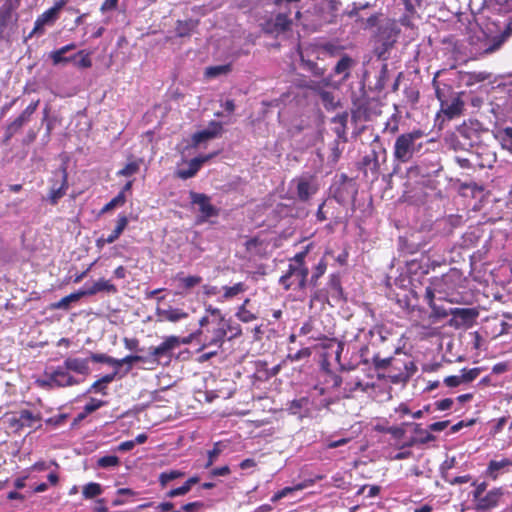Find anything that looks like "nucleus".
<instances>
[{"label":"nucleus","instance_id":"0e129e2a","mask_svg":"<svg viewBox=\"0 0 512 512\" xmlns=\"http://www.w3.org/2000/svg\"><path fill=\"white\" fill-rule=\"evenodd\" d=\"M118 0H105L101 5V11L103 13L114 10L117 7Z\"/></svg>","mask_w":512,"mask_h":512},{"label":"nucleus","instance_id":"b1692460","mask_svg":"<svg viewBox=\"0 0 512 512\" xmlns=\"http://www.w3.org/2000/svg\"><path fill=\"white\" fill-rule=\"evenodd\" d=\"M85 296L83 291H78V292H75V293H71L65 297H63L61 300H59L58 302L56 303H53L52 304V308L54 309H68L70 304L72 302H76L78 301L81 297Z\"/></svg>","mask_w":512,"mask_h":512},{"label":"nucleus","instance_id":"bb28decb","mask_svg":"<svg viewBox=\"0 0 512 512\" xmlns=\"http://www.w3.org/2000/svg\"><path fill=\"white\" fill-rule=\"evenodd\" d=\"M301 65L304 69L310 71L315 77H323L325 69L319 67L315 62L304 59L301 55Z\"/></svg>","mask_w":512,"mask_h":512},{"label":"nucleus","instance_id":"72a5a7b5","mask_svg":"<svg viewBox=\"0 0 512 512\" xmlns=\"http://www.w3.org/2000/svg\"><path fill=\"white\" fill-rule=\"evenodd\" d=\"M120 463V460L115 455H107L103 456L98 459L97 465L101 468H109V467H115L118 466Z\"/></svg>","mask_w":512,"mask_h":512},{"label":"nucleus","instance_id":"5701e85b","mask_svg":"<svg viewBox=\"0 0 512 512\" xmlns=\"http://www.w3.org/2000/svg\"><path fill=\"white\" fill-rule=\"evenodd\" d=\"M451 314L456 318L460 319L462 323H468L473 321L478 313L474 309L469 308H455L451 310Z\"/></svg>","mask_w":512,"mask_h":512},{"label":"nucleus","instance_id":"aec40b11","mask_svg":"<svg viewBox=\"0 0 512 512\" xmlns=\"http://www.w3.org/2000/svg\"><path fill=\"white\" fill-rule=\"evenodd\" d=\"M84 295H94L101 291H106L109 293H115L117 291L114 284L110 283V281L105 279H99L98 281L94 282L93 285L85 290H82Z\"/></svg>","mask_w":512,"mask_h":512},{"label":"nucleus","instance_id":"bf43d9fd","mask_svg":"<svg viewBox=\"0 0 512 512\" xmlns=\"http://www.w3.org/2000/svg\"><path fill=\"white\" fill-rule=\"evenodd\" d=\"M417 370V367L415 365V363L413 361H408L406 363H403V370H401V372H403L404 374H408V380L410 379V377L416 372Z\"/></svg>","mask_w":512,"mask_h":512},{"label":"nucleus","instance_id":"f257e3e1","mask_svg":"<svg viewBox=\"0 0 512 512\" xmlns=\"http://www.w3.org/2000/svg\"><path fill=\"white\" fill-rule=\"evenodd\" d=\"M422 132L415 130L399 135L394 143V158L398 162L407 163L418 154L422 148V143L418 142L422 138Z\"/></svg>","mask_w":512,"mask_h":512},{"label":"nucleus","instance_id":"7ed1b4c3","mask_svg":"<svg viewBox=\"0 0 512 512\" xmlns=\"http://www.w3.org/2000/svg\"><path fill=\"white\" fill-rule=\"evenodd\" d=\"M308 268L306 266H289L285 275H283L279 282L288 290L293 284H296L299 289H304L307 283Z\"/></svg>","mask_w":512,"mask_h":512},{"label":"nucleus","instance_id":"864d4df0","mask_svg":"<svg viewBox=\"0 0 512 512\" xmlns=\"http://www.w3.org/2000/svg\"><path fill=\"white\" fill-rule=\"evenodd\" d=\"M221 453V449L219 447V443H216L213 447L212 450L208 451V461L205 465L206 468L210 467L215 459L219 456V454Z\"/></svg>","mask_w":512,"mask_h":512},{"label":"nucleus","instance_id":"09e8293b","mask_svg":"<svg viewBox=\"0 0 512 512\" xmlns=\"http://www.w3.org/2000/svg\"><path fill=\"white\" fill-rule=\"evenodd\" d=\"M194 27L192 22H178L176 32L180 37L188 35L189 31Z\"/></svg>","mask_w":512,"mask_h":512},{"label":"nucleus","instance_id":"f3484780","mask_svg":"<svg viewBox=\"0 0 512 512\" xmlns=\"http://www.w3.org/2000/svg\"><path fill=\"white\" fill-rule=\"evenodd\" d=\"M61 185L59 187L53 186L49 193V201L51 204H56L60 198L66 194L68 188L66 168L61 170Z\"/></svg>","mask_w":512,"mask_h":512},{"label":"nucleus","instance_id":"e433bc0d","mask_svg":"<svg viewBox=\"0 0 512 512\" xmlns=\"http://www.w3.org/2000/svg\"><path fill=\"white\" fill-rule=\"evenodd\" d=\"M236 317L241 321V322H244V323H249V322H252L253 320H255L257 318V316L252 313L251 311H249L247 308H245L244 306H240L238 308V311L236 313Z\"/></svg>","mask_w":512,"mask_h":512},{"label":"nucleus","instance_id":"c85d7f7f","mask_svg":"<svg viewBox=\"0 0 512 512\" xmlns=\"http://www.w3.org/2000/svg\"><path fill=\"white\" fill-rule=\"evenodd\" d=\"M91 360L97 363H106L111 366H114L115 368H120V363L118 362V359L110 357L106 354L93 353L91 354Z\"/></svg>","mask_w":512,"mask_h":512},{"label":"nucleus","instance_id":"79ce46f5","mask_svg":"<svg viewBox=\"0 0 512 512\" xmlns=\"http://www.w3.org/2000/svg\"><path fill=\"white\" fill-rule=\"evenodd\" d=\"M307 405H308V399L303 397V398H300L297 400H293L290 403L288 410L291 414L295 415V414H298Z\"/></svg>","mask_w":512,"mask_h":512},{"label":"nucleus","instance_id":"4be33fe9","mask_svg":"<svg viewBox=\"0 0 512 512\" xmlns=\"http://www.w3.org/2000/svg\"><path fill=\"white\" fill-rule=\"evenodd\" d=\"M227 328L228 323L226 321L222 323L218 322V327L212 331V337L209 340L208 345L221 347L227 335Z\"/></svg>","mask_w":512,"mask_h":512},{"label":"nucleus","instance_id":"cd10ccee","mask_svg":"<svg viewBox=\"0 0 512 512\" xmlns=\"http://www.w3.org/2000/svg\"><path fill=\"white\" fill-rule=\"evenodd\" d=\"M82 493L86 499H91L102 493V487L98 483L90 482L83 487Z\"/></svg>","mask_w":512,"mask_h":512},{"label":"nucleus","instance_id":"c03bdc74","mask_svg":"<svg viewBox=\"0 0 512 512\" xmlns=\"http://www.w3.org/2000/svg\"><path fill=\"white\" fill-rule=\"evenodd\" d=\"M125 203V196L123 192H120L116 197H114L110 202H108L102 209V212H107L112 210L113 208L123 205Z\"/></svg>","mask_w":512,"mask_h":512},{"label":"nucleus","instance_id":"603ef678","mask_svg":"<svg viewBox=\"0 0 512 512\" xmlns=\"http://www.w3.org/2000/svg\"><path fill=\"white\" fill-rule=\"evenodd\" d=\"M104 402L95 398H91L90 401L85 405L84 410L86 413H92L102 407Z\"/></svg>","mask_w":512,"mask_h":512},{"label":"nucleus","instance_id":"473e14b6","mask_svg":"<svg viewBox=\"0 0 512 512\" xmlns=\"http://www.w3.org/2000/svg\"><path fill=\"white\" fill-rule=\"evenodd\" d=\"M184 476V473L178 470L163 472L159 475V482L162 486H166L170 481Z\"/></svg>","mask_w":512,"mask_h":512},{"label":"nucleus","instance_id":"dca6fc26","mask_svg":"<svg viewBox=\"0 0 512 512\" xmlns=\"http://www.w3.org/2000/svg\"><path fill=\"white\" fill-rule=\"evenodd\" d=\"M512 35V18H509L507 23H505L504 30L500 35L492 38V45L489 47H485L486 51H496L498 50L502 44Z\"/></svg>","mask_w":512,"mask_h":512},{"label":"nucleus","instance_id":"a211bd4d","mask_svg":"<svg viewBox=\"0 0 512 512\" xmlns=\"http://www.w3.org/2000/svg\"><path fill=\"white\" fill-rule=\"evenodd\" d=\"M40 419L29 410H22L19 412L18 417L10 419L11 425H18L20 427H32Z\"/></svg>","mask_w":512,"mask_h":512},{"label":"nucleus","instance_id":"a18cd8bd","mask_svg":"<svg viewBox=\"0 0 512 512\" xmlns=\"http://www.w3.org/2000/svg\"><path fill=\"white\" fill-rule=\"evenodd\" d=\"M395 369L399 370V373H396V374H390L388 377L390 378L391 382L392 383H405L408 381V374H404L403 372H401V368L400 366L397 365V361H394L393 363Z\"/></svg>","mask_w":512,"mask_h":512},{"label":"nucleus","instance_id":"f8f14e48","mask_svg":"<svg viewBox=\"0 0 512 512\" xmlns=\"http://www.w3.org/2000/svg\"><path fill=\"white\" fill-rule=\"evenodd\" d=\"M39 100L32 102L10 125V132H18L26 123L29 122L39 105Z\"/></svg>","mask_w":512,"mask_h":512},{"label":"nucleus","instance_id":"9d476101","mask_svg":"<svg viewBox=\"0 0 512 512\" xmlns=\"http://www.w3.org/2000/svg\"><path fill=\"white\" fill-rule=\"evenodd\" d=\"M155 314L157 317V321H159V322L168 321V322L176 323V322H179L181 320L188 318L187 312H185L179 308H174L172 306H169L167 309L157 307Z\"/></svg>","mask_w":512,"mask_h":512},{"label":"nucleus","instance_id":"a19ab883","mask_svg":"<svg viewBox=\"0 0 512 512\" xmlns=\"http://www.w3.org/2000/svg\"><path fill=\"white\" fill-rule=\"evenodd\" d=\"M330 85V78H322L320 81H309L304 86L320 94L323 87Z\"/></svg>","mask_w":512,"mask_h":512},{"label":"nucleus","instance_id":"69168bd1","mask_svg":"<svg viewBox=\"0 0 512 512\" xmlns=\"http://www.w3.org/2000/svg\"><path fill=\"white\" fill-rule=\"evenodd\" d=\"M453 404V400L450 398H445L436 403L437 409L440 411H444L449 409Z\"/></svg>","mask_w":512,"mask_h":512},{"label":"nucleus","instance_id":"1a4fd4ad","mask_svg":"<svg viewBox=\"0 0 512 512\" xmlns=\"http://www.w3.org/2000/svg\"><path fill=\"white\" fill-rule=\"evenodd\" d=\"M216 155H217V152H214L211 154L195 157L189 161L187 169L177 170L176 175L179 178L184 179V180L189 179V178L193 177L198 172V170L201 168V166L204 163L208 162L210 159H212Z\"/></svg>","mask_w":512,"mask_h":512},{"label":"nucleus","instance_id":"de8ad7c7","mask_svg":"<svg viewBox=\"0 0 512 512\" xmlns=\"http://www.w3.org/2000/svg\"><path fill=\"white\" fill-rule=\"evenodd\" d=\"M64 55L65 54L60 49H58L50 53V58L54 65L69 62L70 58H67Z\"/></svg>","mask_w":512,"mask_h":512},{"label":"nucleus","instance_id":"423d86ee","mask_svg":"<svg viewBox=\"0 0 512 512\" xmlns=\"http://www.w3.org/2000/svg\"><path fill=\"white\" fill-rule=\"evenodd\" d=\"M223 130L222 124L220 122L212 121L210 122L209 126L201 130L199 132H196L192 135V143L193 146H199L201 143L209 141L211 139H214L221 135Z\"/></svg>","mask_w":512,"mask_h":512},{"label":"nucleus","instance_id":"6e6552de","mask_svg":"<svg viewBox=\"0 0 512 512\" xmlns=\"http://www.w3.org/2000/svg\"><path fill=\"white\" fill-rule=\"evenodd\" d=\"M180 339L177 336H168L157 347H150L149 353L158 360L162 356H170L172 351L180 346Z\"/></svg>","mask_w":512,"mask_h":512},{"label":"nucleus","instance_id":"f03ea898","mask_svg":"<svg viewBox=\"0 0 512 512\" xmlns=\"http://www.w3.org/2000/svg\"><path fill=\"white\" fill-rule=\"evenodd\" d=\"M299 1L300 0H274L275 5H277L279 9L283 10V12H279L275 18L268 20L264 24L263 30L270 34H279L287 31L292 23L289 19L291 9H296L297 18L301 15L299 7L297 6Z\"/></svg>","mask_w":512,"mask_h":512},{"label":"nucleus","instance_id":"ddd939ff","mask_svg":"<svg viewBox=\"0 0 512 512\" xmlns=\"http://www.w3.org/2000/svg\"><path fill=\"white\" fill-rule=\"evenodd\" d=\"M462 108L463 101L458 95L452 96L451 99H446L441 104V111L450 119L458 116L461 113Z\"/></svg>","mask_w":512,"mask_h":512},{"label":"nucleus","instance_id":"20e7f679","mask_svg":"<svg viewBox=\"0 0 512 512\" xmlns=\"http://www.w3.org/2000/svg\"><path fill=\"white\" fill-rule=\"evenodd\" d=\"M503 496L501 488H494L474 501V508L480 512H487L495 508Z\"/></svg>","mask_w":512,"mask_h":512},{"label":"nucleus","instance_id":"f704fd0d","mask_svg":"<svg viewBox=\"0 0 512 512\" xmlns=\"http://www.w3.org/2000/svg\"><path fill=\"white\" fill-rule=\"evenodd\" d=\"M373 155H374V165L376 167H379L380 165V157H382V162H385L386 159V150L381 147V145L378 143V138L375 139L374 145H373Z\"/></svg>","mask_w":512,"mask_h":512},{"label":"nucleus","instance_id":"9b49d317","mask_svg":"<svg viewBox=\"0 0 512 512\" xmlns=\"http://www.w3.org/2000/svg\"><path fill=\"white\" fill-rule=\"evenodd\" d=\"M51 381L56 387H67L78 384L69 371L64 366H59L57 369L51 372Z\"/></svg>","mask_w":512,"mask_h":512},{"label":"nucleus","instance_id":"c9c22d12","mask_svg":"<svg viewBox=\"0 0 512 512\" xmlns=\"http://www.w3.org/2000/svg\"><path fill=\"white\" fill-rule=\"evenodd\" d=\"M178 279L181 282V285L185 289H191L195 287L196 285L200 284L202 281V278L200 276H187L182 277L178 275Z\"/></svg>","mask_w":512,"mask_h":512},{"label":"nucleus","instance_id":"7c9ffc66","mask_svg":"<svg viewBox=\"0 0 512 512\" xmlns=\"http://www.w3.org/2000/svg\"><path fill=\"white\" fill-rule=\"evenodd\" d=\"M500 141L502 147L512 153V127H506L500 132Z\"/></svg>","mask_w":512,"mask_h":512},{"label":"nucleus","instance_id":"774afa93","mask_svg":"<svg viewBox=\"0 0 512 512\" xmlns=\"http://www.w3.org/2000/svg\"><path fill=\"white\" fill-rule=\"evenodd\" d=\"M134 447H135V441L129 440V441H125V442H122L121 444H119L117 447V451L126 452V451L132 450Z\"/></svg>","mask_w":512,"mask_h":512},{"label":"nucleus","instance_id":"4d7b16f0","mask_svg":"<svg viewBox=\"0 0 512 512\" xmlns=\"http://www.w3.org/2000/svg\"><path fill=\"white\" fill-rule=\"evenodd\" d=\"M78 55L81 56V58L76 62V65L80 68H89L92 65V61L88 54H83V52H79Z\"/></svg>","mask_w":512,"mask_h":512},{"label":"nucleus","instance_id":"680f3d73","mask_svg":"<svg viewBox=\"0 0 512 512\" xmlns=\"http://www.w3.org/2000/svg\"><path fill=\"white\" fill-rule=\"evenodd\" d=\"M36 383H37L40 387H43V388H53V387H56V386L53 384V381H51V373H46L45 378L38 379V380L36 381Z\"/></svg>","mask_w":512,"mask_h":512},{"label":"nucleus","instance_id":"37998d69","mask_svg":"<svg viewBox=\"0 0 512 512\" xmlns=\"http://www.w3.org/2000/svg\"><path fill=\"white\" fill-rule=\"evenodd\" d=\"M139 168L140 165L138 162H130L124 168L118 171V175L128 177L136 174L139 171Z\"/></svg>","mask_w":512,"mask_h":512},{"label":"nucleus","instance_id":"39448f33","mask_svg":"<svg viewBox=\"0 0 512 512\" xmlns=\"http://www.w3.org/2000/svg\"><path fill=\"white\" fill-rule=\"evenodd\" d=\"M191 203L199 207L203 220L217 216L218 210L210 203V198L202 193L190 192Z\"/></svg>","mask_w":512,"mask_h":512},{"label":"nucleus","instance_id":"ea45409f","mask_svg":"<svg viewBox=\"0 0 512 512\" xmlns=\"http://www.w3.org/2000/svg\"><path fill=\"white\" fill-rule=\"evenodd\" d=\"M319 95H320L321 101L326 109L331 110V109L335 108L336 104H335L334 96L331 92L321 90Z\"/></svg>","mask_w":512,"mask_h":512},{"label":"nucleus","instance_id":"4c0bfd02","mask_svg":"<svg viewBox=\"0 0 512 512\" xmlns=\"http://www.w3.org/2000/svg\"><path fill=\"white\" fill-rule=\"evenodd\" d=\"M480 372V368L462 369L460 376L463 383H469L475 380L479 376Z\"/></svg>","mask_w":512,"mask_h":512},{"label":"nucleus","instance_id":"412c9836","mask_svg":"<svg viewBox=\"0 0 512 512\" xmlns=\"http://www.w3.org/2000/svg\"><path fill=\"white\" fill-rule=\"evenodd\" d=\"M353 66V60L349 56L342 57L334 67V74L341 75V82L350 77V70Z\"/></svg>","mask_w":512,"mask_h":512},{"label":"nucleus","instance_id":"052dcab7","mask_svg":"<svg viewBox=\"0 0 512 512\" xmlns=\"http://www.w3.org/2000/svg\"><path fill=\"white\" fill-rule=\"evenodd\" d=\"M125 348L131 351H137L139 346V341L136 338H124L123 339Z\"/></svg>","mask_w":512,"mask_h":512},{"label":"nucleus","instance_id":"3c124183","mask_svg":"<svg viewBox=\"0 0 512 512\" xmlns=\"http://www.w3.org/2000/svg\"><path fill=\"white\" fill-rule=\"evenodd\" d=\"M143 358L141 356H138V355H128L122 359H118V362L120 363V367L123 365V364H128L129 367L126 369V372H129L130 368H131V365L135 362H140L142 361Z\"/></svg>","mask_w":512,"mask_h":512},{"label":"nucleus","instance_id":"e2e57ef3","mask_svg":"<svg viewBox=\"0 0 512 512\" xmlns=\"http://www.w3.org/2000/svg\"><path fill=\"white\" fill-rule=\"evenodd\" d=\"M306 256V252H300L297 253L293 259L291 260L289 266H305L304 265V258Z\"/></svg>","mask_w":512,"mask_h":512},{"label":"nucleus","instance_id":"13d9d810","mask_svg":"<svg viewBox=\"0 0 512 512\" xmlns=\"http://www.w3.org/2000/svg\"><path fill=\"white\" fill-rule=\"evenodd\" d=\"M386 432L391 434L396 439H401L405 435V430L402 427L392 426L386 429Z\"/></svg>","mask_w":512,"mask_h":512},{"label":"nucleus","instance_id":"2f4dec72","mask_svg":"<svg viewBox=\"0 0 512 512\" xmlns=\"http://www.w3.org/2000/svg\"><path fill=\"white\" fill-rule=\"evenodd\" d=\"M224 294L223 298L230 299L246 290L245 285L243 283H236L234 286H225L223 287Z\"/></svg>","mask_w":512,"mask_h":512},{"label":"nucleus","instance_id":"338daca9","mask_svg":"<svg viewBox=\"0 0 512 512\" xmlns=\"http://www.w3.org/2000/svg\"><path fill=\"white\" fill-rule=\"evenodd\" d=\"M486 483L482 482L476 486V489L473 492V501H476L478 498L485 494Z\"/></svg>","mask_w":512,"mask_h":512},{"label":"nucleus","instance_id":"a878e982","mask_svg":"<svg viewBox=\"0 0 512 512\" xmlns=\"http://www.w3.org/2000/svg\"><path fill=\"white\" fill-rule=\"evenodd\" d=\"M511 465L509 459L492 460L488 465V474L493 479L498 477L499 471Z\"/></svg>","mask_w":512,"mask_h":512},{"label":"nucleus","instance_id":"c756f323","mask_svg":"<svg viewBox=\"0 0 512 512\" xmlns=\"http://www.w3.org/2000/svg\"><path fill=\"white\" fill-rule=\"evenodd\" d=\"M313 483H314V481H313V480H311V481H309V484H307V483H301V484H298V485H296V486H294V487H285V488H283L281 491H279L277 494H275V495L273 496L272 500H273V501H277V500H279V499H281V498H283V497H286V496H287L288 494H290L291 492H293V491H297V490H302V489H304V488L308 487L309 485H311V484H313Z\"/></svg>","mask_w":512,"mask_h":512},{"label":"nucleus","instance_id":"2eb2a0df","mask_svg":"<svg viewBox=\"0 0 512 512\" xmlns=\"http://www.w3.org/2000/svg\"><path fill=\"white\" fill-rule=\"evenodd\" d=\"M63 366L68 371H73L78 374L87 375L89 373V365L87 359L69 357L65 359Z\"/></svg>","mask_w":512,"mask_h":512},{"label":"nucleus","instance_id":"49530a36","mask_svg":"<svg viewBox=\"0 0 512 512\" xmlns=\"http://www.w3.org/2000/svg\"><path fill=\"white\" fill-rule=\"evenodd\" d=\"M325 271H326V263L323 260H321L315 267V270L311 276V283L313 285H316L317 280L325 273Z\"/></svg>","mask_w":512,"mask_h":512},{"label":"nucleus","instance_id":"5fc2aeb1","mask_svg":"<svg viewBox=\"0 0 512 512\" xmlns=\"http://www.w3.org/2000/svg\"><path fill=\"white\" fill-rule=\"evenodd\" d=\"M189 491H190V488L188 487V485H186L184 483V485H182L181 487H178V488L170 490L167 493V496L170 497V498H173V497H176V496L185 495Z\"/></svg>","mask_w":512,"mask_h":512},{"label":"nucleus","instance_id":"6e6d98bb","mask_svg":"<svg viewBox=\"0 0 512 512\" xmlns=\"http://www.w3.org/2000/svg\"><path fill=\"white\" fill-rule=\"evenodd\" d=\"M444 383L448 387H457L463 383L460 375L448 376L444 379Z\"/></svg>","mask_w":512,"mask_h":512},{"label":"nucleus","instance_id":"0eeeda50","mask_svg":"<svg viewBox=\"0 0 512 512\" xmlns=\"http://www.w3.org/2000/svg\"><path fill=\"white\" fill-rule=\"evenodd\" d=\"M471 33L469 42L475 48L476 53L488 54L493 52L484 49L492 45V38H489L480 27L471 28Z\"/></svg>","mask_w":512,"mask_h":512},{"label":"nucleus","instance_id":"58836bf2","mask_svg":"<svg viewBox=\"0 0 512 512\" xmlns=\"http://www.w3.org/2000/svg\"><path fill=\"white\" fill-rule=\"evenodd\" d=\"M11 4L5 3L0 7V28L6 26L8 21L11 19Z\"/></svg>","mask_w":512,"mask_h":512},{"label":"nucleus","instance_id":"8fccbe9b","mask_svg":"<svg viewBox=\"0 0 512 512\" xmlns=\"http://www.w3.org/2000/svg\"><path fill=\"white\" fill-rule=\"evenodd\" d=\"M392 358H381L379 355L373 357V364L376 369H385L392 364Z\"/></svg>","mask_w":512,"mask_h":512},{"label":"nucleus","instance_id":"6ab92c4d","mask_svg":"<svg viewBox=\"0 0 512 512\" xmlns=\"http://www.w3.org/2000/svg\"><path fill=\"white\" fill-rule=\"evenodd\" d=\"M316 192V188L310 180L300 178L297 181V196L301 201H307Z\"/></svg>","mask_w":512,"mask_h":512},{"label":"nucleus","instance_id":"4468645a","mask_svg":"<svg viewBox=\"0 0 512 512\" xmlns=\"http://www.w3.org/2000/svg\"><path fill=\"white\" fill-rule=\"evenodd\" d=\"M59 16V12L51 7L50 9L43 12L35 21L33 33L42 32L45 26L52 25Z\"/></svg>","mask_w":512,"mask_h":512},{"label":"nucleus","instance_id":"393cba45","mask_svg":"<svg viewBox=\"0 0 512 512\" xmlns=\"http://www.w3.org/2000/svg\"><path fill=\"white\" fill-rule=\"evenodd\" d=\"M128 224V219L126 216H120L117 221V225L115 229L112 231V233L105 239V242L108 244H111L115 242L119 236L122 234L124 229L126 228Z\"/></svg>","mask_w":512,"mask_h":512}]
</instances>
